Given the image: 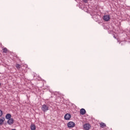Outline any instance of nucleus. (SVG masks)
<instances>
[{"instance_id":"obj_1","label":"nucleus","mask_w":130,"mask_h":130,"mask_svg":"<svg viewBox=\"0 0 130 130\" xmlns=\"http://www.w3.org/2000/svg\"><path fill=\"white\" fill-rule=\"evenodd\" d=\"M41 109L43 112H46V111L49 110V107L46 105H43L42 106Z\"/></svg>"},{"instance_id":"obj_2","label":"nucleus","mask_w":130,"mask_h":130,"mask_svg":"<svg viewBox=\"0 0 130 130\" xmlns=\"http://www.w3.org/2000/svg\"><path fill=\"white\" fill-rule=\"evenodd\" d=\"M71 117L72 115H71V114L67 113L64 115V118L66 120H70Z\"/></svg>"},{"instance_id":"obj_3","label":"nucleus","mask_w":130,"mask_h":130,"mask_svg":"<svg viewBox=\"0 0 130 130\" xmlns=\"http://www.w3.org/2000/svg\"><path fill=\"white\" fill-rule=\"evenodd\" d=\"M67 125H68V127L72 128V127H74V126H75V122L70 121V122H68Z\"/></svg>"},{"instance_id":"obj_4","label":"nucleus","mask_w":130,"mask_h":130,"mask_svg":"<svg viewBox=\"0 0 130 130\" xmlns=\"http://www.w3.org/2000/svg\"><path fill=\"white\" fill-rule=\"evenodd\" d=\"M83 127L85 130H89L91 126L90 125V124L86 123L84 125Z\"/></svg>"},{"instance_id":"obj_5","label":"nucleus","mask_w":130,"mask_h":130,"mask_svg":"<svg viewBox=\"0 0 130 130\" xmlns=\"http://www.w3.org/2000/svg\"><path fill=\"white\" fill-rule=\"evenodd\" d=\"M14 121L15 120L13 118L8 119V120L7 121V123L9 124V125H12L14 123Z\"/></svg>"},{"instance_id":"obj_6","label":"nucleus","mask_w":130,"mask_h":130,"mask_svg":"<svg viewBox=\"0 0 130 130\" xmlns=\"http://www.w3.org/2000/svg\"><path fill=\"white\" fill-rule=\"evenodd\" d=\"M104 20L106 22H108L109 20H110V16L109 15H106L104 16Z\"/></svg>"},{"instance_id":"obj_7","label":"nucleus","mask_w":130,"mask_h":130,"mask_svg":"<svg viewBox=\"0 0 130 130\" xmlns=\"http://www.w3.org/2000/svg\"><path fill=\"white\" fill-rule=\"evenodd\" d=\"M86 114V110H85V109H81L80 110V114H81V115H84V114Z\"/></svg>"},{"instance_id":"obj_8","label":"nucleus","mask_w":130,"mask_h":130,"mask_svg":"<svg viewBox=\"0 0 130 130\" xmlns=\"http://www.w3.org/2000/svg\"><path fill=\"white\" fill-rule=\"evenodd\" d=\"M5 117H6V119H10L12 117V115H11V114H10V113L7 114L6 115Z\"/></svg>"},{"instance_id":"obj_9","label":"nucleus","mask_w":130,"mask_h":130,"mask_svg":"<svg viewBox=\"0 0 130 130\" xmlns=\"http://www.w3.org/2000/svg\"><path fill=\"white\" fill-rule=\"evenodd\" d=\"M6 120V119L5 118H3V119H0V125H3L4 124V121Z\"/></svg>"},{"instance_id":"obj_10","label":"nucleus","mask_w":130,"mask_h":130,"mask_svg":"<svg viewBox=\"0 0 130 130\" xmlns=\"http://www.w3.org/2000/svg\"><path fill=\"white\" fill-rule=\"evenodd\" d=\"M100 126L101 127H102V128H103L104 127H105V126H106V124L103 122H101L100 123Z\"/></svg>"},{"instance_id":"obj_11","label":"nucleus","mask_w":130,"mask_h":130,"mask_svg":"<svg viewBox=\"0 0 130 130\" xmlns=\"http://www.w3.org/2000/svg\"><path fill=\"white\" fill-rule=\"evenodd\" d=\"M30 128L31 130H35L36 129V126L34 124H31L30 126Z\"/></svg>"},{"instance_id":"obj_12","label":"nucleus","mask_w":130,"mask_h":130,"mask_svg":"<svg viewBox=\"0 0 130 130\" xmlns=\"http://www.w3.org/2000/svg\"><path fill=\"white\" fill-rule=\"evenodd\" d=\"M16 68L17 69V70H20V69H21V65L19 64H16Z\"/></svg>"},{"instance_id":"obj_13","label":"nucleus","mask_w":130,"mask_h":130,"mask_svg":"<svg viewBox=\"0 0 130 130\" xmlns=\"http://www.w3.org/2000/svg\"><path fill=\"white\" fill-rule=\"evenodd\" d=\"M3 51L4 53H7V51H8V49H7V48H4L3 49Z\"/></svg>"},{"instance_id":"obj_14","label":"nucleus","mask_w":130,"mask_h":130,"mask_svg":"<svg viewBox=\"0 0 130 130\" xmlns=\"http://www.w3.org/2000/svg\"><path fill=\"white\" fill-rule=\"evenodd\" d=\"M2 115H3V111H2V110H0V117H2Z\"/></svg>"},{"instance_id":"obj_15","label":"nucleus","mask_w":130,"mask_h":130,"mask_svg":"<svg viewBox=\"0 0 130 130\" xmlns=\"http://www.w3.org/2000/svg\"><path fill=\"white\" fill-rule=\"evenodd\" d=\"M83 2H84V3H85V4H87V3H88V0H83Z\"/></svg>"},{"instance_id":"obj_16","label":"nucleus","mask_w":130,"mask_h":130,"mask_svg":"<svg viewBox=\"0 0 130 130\" xmlns=\"http://www.w3.org/2000/svg\"><path fill=\"white\" fill-rule=\"evenodd\" d=\"M114 38H115V39H116V37L115 36H114Z\"/></svg>"},{"instance_id":"obj_17","label":"nucleus","mask_w":130,"mask_h":130,"mask_svg":"<svg viewBox=\"0 0 130 130\" xmlns=\"http://www.w3.org/2000/svg\"><path fill=\"white\" fill-rule=\"evenodd\" d=\"M0 86H1V83H0Z\"/></svg>"}]
</instances>
